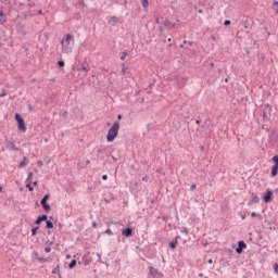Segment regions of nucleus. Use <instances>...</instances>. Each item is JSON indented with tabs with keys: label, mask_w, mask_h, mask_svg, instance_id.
<instances>
[{
	"label": "nucleus",
	"mask_w": 278,
	"mask_h": 278,
	"mask_svg": "<svg viewBox=\"0 0 278 278\" xmlns=\"http://www.w3.org/2000/svg\"><path fill=\"white\" fill-rule=\"evenodd\" d=\"M118 129H121V124L115 122L106 135L108 142H114V140H116V137L118 136Z\"/></svg>",
	"instance_id": "nucleus-1"
},
{
	"label": "nucleus",
	"mask_w": 278,
	"mask_h": 278,
	"mask_svg": "<svg viewBox=\"0 0 278 278\" xmlns=\"http://www.w3.org/2000/svg\"><path fill=\"white\" fill-rule=\"evenodd\" d=\"M15 121L17 122V128L20 129V131H23V134H25L27 131V126H25V119H23V116L16 113Z\"/></svg>",
	"instance_id": "nucleus-2"
},
{
	"label": "nucleus",
	"mask_w": 278,
	"mask_h": 278,
	"mask_svg": "<svg viewBox=\"0 0 278 278\" xmlns=\"http://www.w3.org/2000/svg\"><path fill=\"white\" fill-rule=\"evenodd\" d=\"M241 25H243L244 29H247V34H249V29L253 27V20L245 17V20L241 21Z\"/></svg>",
	"instance_id": "nucleus-3"
},
{
	"label": "nucleus",
	"mask_w": 278,
	"mask_h": 278,
	"mask_svg": "<svg viewBox=\"0 0 278 278\" xmlns=\"http://www.w3.org/2000/svg\"><path fill=\"white\" fill-rule=\"evenodd\" d=\"M150 275L153 278H164V274L155 269V267H149Z\"/></svg>",
	"instance_id": "nucleus-4"
},
{
	"label": "nucleus",
	"mask_w": 278,
	"mask_h": 278,
	"mask_svg": "<svg viewBox=\"0 0 278 278\" xmlns=\"http://www.w3.org/2000/svg\"><path fill=\"white\" fill-rule=\"evenodd\" d=\"M16 31H17V34H20V36H26L27 28L24 26L23 23H17L16 24Z\"/></svg>",
	"instance_id": "nucleus-5"
},
{
	"label": "nucleus",
	"mask_w": 278,
	"mask_h": 278,
	"mask_svg": "<svg viewBox=\"0 0 278 278\" xmlns=\"http://www.w3.org/2000/svg\"><path fill=\"white\" fill-rule=\"evenodd\" d=\"M244 249H247V243L244 241H239L238 247L236 249V253H238V255H241Z\"/></svg>",
	"instance_id": "nucleus-6"
},
{
	"label": "nucleus",
	"mask_w": 278,
	"mask_h": 278,
	"mask_svg": "<svg viewBox=\"0 0 278 278\" xmlns=\"http://www.w3.org/2000/svg\"><path fill=\"white\" fill-rule=\"evenodd\" d=\"M211 127H214V124H212V119L211 118H206L203 122L202 129L210 130Z\"/></svg>",
	"instance_id": "nucleus-7"
},
{
	"label": "nucleus",
	"mask_w": 278,
	"mask_h": 278,
	"mask_svg": "<svg viewBox=\"0 0 278 278\" xmlns=\"http://www.w3.org/2000/svg\"><path fill=\"white\" fill-rule=\"evenodd\" d=\"M265 203H270L273 201V191L270 189L267 190L266 194L263 197Z\"/></svg>",
	"instance_id": "nucleus-8"
},
{
	"label": "nucleus",
	"mask_w": 278,
	"mask_h": 278,
	"mask_svg": "<svg viewBox=\"0 0 278 278\" xmlns=\"http://www.w3.org/2000/svg\"><path fill=\"white\" fill-rule=\"evenodd\" d=\"M71 40H74L73 35L71 34L65 35L61 41L62 47H64V42H66V45H71Z\"/></svg>",
	"instance_id": "nucleus-9"
},
{
	"label": "nucleus",
	"mask_w": 278,
	"mask_h": 278,
	"mask_svg": "<svg viewBox=\"0 0 278 278\" xmlns=\"http://www.w3.org/2000/svg\"><path fill=\"white\" fill-rule=\"evenodd\" d=\"M122 235H124L125 238H131V236H134V229L132 228H125L122 231Z\"/></svg>",
	"instance_id": "nucleus-10"
},
{
	"label": "nucleus",
	"mask_w": 278,
	"mask_h": 278,
	"mask_svg": "<svg viewBox=\"0 0 278 278\" xmlns=\"http://www.w3.org/2000/svg\"><path fill=\"white\" fill-rule=\"evenodd\" d=\"M41 207L45 210V212H51V205H49L46 200H41Z\"/></svg>",
	"instance_id": "nucleus-11"
},
{
	"label": "nucleus",
	"mask_w": 278,
	"mask_h": 278,
	"mask_svg": "<svg viewBox=\"0 0 278 278\" xmlns=\"http://www.w3.org/2000/svg\"><path fill=\"white\" fill-rule=\"evenodd\" d=\"M48 216L47 215H41L38 216L37 219L35 220V225H40V223H43V220H47Z\"/></svg>",
	"instance_id": "nucleus-12"
},
{
	"label": "nucleus",
	"mask_w": 278,
	"mask_h": 278,
	"mask_svg": "<svg viewBox=\"0 0 278 278\" xmlns=\"http://www.w3.org/2000/svg\"><path fill=\"white\" fill-rule=\"evenodd\" d=\"M7 147H8V149H11L12 151H18V148L12 141H8Z\"/></svg>",
	"instance_id": "nucleus-13"
},
{
	"label": "nucleus",
	"mask_w": 278,
	"mask_h": 278,
	"mask_svg": "<svg viewBox=\"0 0 278 278\" xmlns=\"http://www.w3.org/2000/svg\"><path fill=\"white\" fill-rule=\"evenodd\" d=\"M177 240H179V236H177L174 241H170V242H169L170 249H177V244H178V241H177Z\"/></svg>",
	"instance_id": "nucleus-14"
},
{
	"label": "nucleus",
	"mask_w": 278,
	"mask_h": 278,
	"mask_svg": "<svg viewBox=\"0 0 278 278\" xmlns=\"http://www.w3.org/2000/svg\"><path fill=\"white\" fill-rule=\"evenodd\" d=\"M278 175V165H274L271 168V177H277Z\"/></svg>",
	"instance_id": "nucleus-15"
},
{
	"label": "nucleus",
	"mask_w": 278,
	"mask_h": 278,
	"mask_svg": "<svg viewBox=\"0 0 278 278\" xmlns=\"http://www.w3.org/2000/svg\"><path fill=\"white\" fill-rule=\"evenodd\" d=\"M251 203H260V198L255 194H252V199L249 202V205H251Z\"/></svg>",
	"instance_id": "nucleus-16"
},
{
	"label": "nucleus",
	"mask_w": 278,
	"mask_h": 278,
	"mask_svg": "<svg viewBox=\"0 0 278 278\" xmlns=\"http://www.w3.org/2000/svg\"><path fill=\"white\" fill-rule=\"evenodd\" d=\"M25 166H27V157L24 156L22 162L18 165V168H25Z\"/></svg>",
	"instance_id": "nucleus-17"
},
{
	"label": "nucleus",
	"mask_w": 278,
	"mask_h": 278,
	"mask_svg": "<svg viewBox=\"0 0 278 278\" xmlns=\"http://www.w3.org/2000/svg\"><path fill=\"white\" fill-rule=\"evenodd\" d=\"M5 14L2 12V11H0V25H3V23H5Z\"/></svg>",
	"instance_id": "nucleus-18"
},
{
	"label": "nucleus",
	"mask_w": 278,
	"mask_h": 278,
	"mask_svg": "<svg viewBox=\"0 0 278 278\" xmlns=\"http://www.w3.org/2000/svg\"><path fill=\"white\" fill-rule=\"evenodd\" d=\"M33 179H34V173H28V177L26 179L27 184H33Z\"/></svg>",
	"instance_id": "nucleus-19"
},
{
	"label": "nucleus",
	"mask_w": 278,
	"mask_h": 278,
	"mask_svg": "<svg viewBox=\"0 0 278 278\" xmlns=\"http://www.w3.org/2000/svg\"><path fill=\"white\" fill-rule=\"evenodd\" d=\"M46 227L47 229H53V222L46 219Z\"/></svg>",
	"instance_id": "nucleus-20"
},
{
	"label": "nucleus",
	"mask_w": 278,
	"mask_h": 278,
	"mask_svg": "<svg viewBox=\"0 0 278 278\" xmlns=\"http://www.w3.org/2000/svg\"><path fill=\"white\" fill-rule=\"evenodd\" d=\"M75 266H77V260H73V261L68 264V268H70V269L75 268Z\"/></svg>",
	"instance_id": "nucleus-21"
},
{
	"label": "nucleus",
	"mask_w": 278,
	"mask_h": 278,
	"mask_svg": "<svg viewBox=\"0 0 278 278\" xmlns=\"http://www.w3.org/2000/svg\"><path fill=\"white\" fill-rule=\"evenodd\" d=\"M268 110V105L264 108V111H263V118L264 121H268V114H266V111Z\"/></svg>",
	"instance_id": "nucleus-22"
},
{
	"label": "nucleus",
	"mask_w": 278,
	"mask_h": 278,
	"mask_svg": "<svg viewBox=\"0 0 278 278\" xmlns=\"http://www.w3.org/2000/svg\"><path fill=\"white\" fill-rule=\"evenodd\" d=\"M255 216H256V218H258V220H262V214H257V213H255V212H252V213H251V217H252V218H255Z\"/></svg>",
	"instance_id": "nucleus-23"
},
{
	"label": "nucleus",
	"mask_w": 278,
	"mask_h": 278,
	"mask_svg": "<svg viewBox=\"0 0 278 278\" xmlns=\"http://www.w3.org/2000/svg\"><path fill=\"white\" fill-rule=\"evenodd\" d=\"M142 8H149V0H141Z\"/></svg>",
	"instance_id": "nucleus-24"
},
{
	"label": "nucleus",
	"mask_w": 278,
	"mask_h": 278,
	"mask_svg": "<svg viewBox=\"0 0 278 278\" xmlns=\"http://www.w3.org/2000/svg\"><path fill=\"white\" fill-rule=\"evenodd\" d=\"M111 23H112V25H116V23H118V17L113 16V17L111 18Z\"/></svg>",
	"instance_id": "nucleus-25"
},
{
	"label": "nucleus",
	"mask_w": 278,
	"mask_h": 278,
	"mask_svg": "<svg viewBox=\"0 0 278 278\" xmlns=\"http://www.w3.org/2000/svg\"><path fill=\"white\" fill-rule=\"evenodd\" d=\"M165 27H175V24H172L169 21L164 22Z\"/></svg>",
	"instance_id": "nucleus-26"
},
{
	"label": "nucleus",
	"mask_w": 278,
	"mask_h": 278,
	"mask_svg": "<svg viewBox=\"0 0 278 278\" xmlns=\"http://www.w3.org/2000/svg\"><path fill=\"white\" fill-rule=\"evenodd\" d=\"M77 71H83L84 73H88L89 70L83 65V66L78 67Z\"/></svg>",
	"instance_id": "nucleus-27"
},
{
	"label": "nucleus",
	"mask_w": 278,
	"mask_h": 278,
	"mask_svg": "<svg viewBox=\"0 0 278 278\" xmlns=\"http://www.w3.org/2000/svg\"><path fill=\"white\" fill-rule=\"evenodd\" d=\"M273 8L277 12V14H278V1H274Z\"/></svg>",
	"instance_id": "nucleus-28"
},
{
	"label": "nucleus",
	"mask_w": 278,
	"mask_h": 278,
	"mask_svg": "<svg viewBox=\"0 0 278 278\" xmlns=\"http://www.w3.org/2000/svg\"><path fill=\"white\" fill-rule=\"evenodd\" d=\"M38 229H39L38 226L35 227V228H33V229H31V236H36V233L38 232Z\"/></svg>",
	"instance_id": "nucleus-29"
},
{
	"label": "nucleus",
	"mask_w": 278,
	"mask_h": 278,
	"mask_svg": "<svg viewBox=\"0 0 278 278\" xmlns=\"http://www.w3.org/2000/svg\"><path fill=\"white\" fill-rule=\"evenodd\" d=\"M37 261L40 263V264H45V262H47V258H45V257H40L39 256V258H37Z\"/></svg>",
	"instance_id": "nucleus-30"
},
{
	"label": "nucleus",
	"mask_w": 278,
	"mask_h": 278,
	"mask_svg": "<svg viewBox=\"0 0 278 278\" xmlns=\"http://www.w3.org/2000/svg\"><path fill=\"white\" fill-rule=\"evenodd\" d=\"M274 165L278 166V155L273 156Z\"/></svg>",
	"instance_id": "nucleus-31"
},
{
	"label": "nucleus",
	"mask_w": 278,
	"mask_h": 278,
	"mask_svg": "<svg viewBox=\"0 0 278 278\" xmlns=\"http://www.w3.org/2000/svg\"><path fill=\"white\" fill-rule=\"evenodd\" d=\"M122 66V75H125L127 73V67H125V63H123Z\"/></svg>",
	"instance_id": "nucleus-32"
},
{
	"label": "nucleus",
	"mask_w": 278,
	"mask_h": 278,
	"mask_svg": "<svg viewBox=\"0 0 278 278\" xmlns=\"http://www.w3.org/2000/svg\"><path fill=\"white\" fill-rule=\"evenodd\" d=\"M49 199H51V194L47 193L41 200L49 201Z\"/></svg>",
	"instance_id": "nucleus-33"
},
{
	"label": "nucleus",
	"mask_w": 278,
	"mask_h": 278,
	"mask_svg": "<svg viewBox=\"0 0 278 278\" xmlns=\"http://www.w3.org/2000/svg\"><path fill=\"white\" fill-rule=\"evenodd\" d=\"M26 188H28L29 192H33L34 191V187H31V182H28L26 185Z\"/></svg>",
	"instance_id": "nucleus-34"
},
{
	"label": "nucleus",
	"mask_w": 278,
	"mask_h": 278,
	"mask_svg": "<svg viewBox=\"0 0 278 278\" xmlns=\"http://www.w3.org/2000/svg\"><path fill=\"white\" fill-rule=\"evenodd\" d=\"M58 273H60V266L59 265L52 270L53 275H55Z\"/></svg>",
	"instance_id": "nucleus-35"
},
{
	"label": "nucleus",
	"mask_w": 278,
	"mask_h": 278,
	"mask_svg": "<svg viewBox=\"0 0 278 278\" xmlns=\"http://www.w3.org/2000/svg\"><path fill=\"white\" fill-rule=\"evenodd\" d=\"M58 65L60 66V68L64 67V61L63 60L58 61Z\"/></svg>",
	"instance_id": "nucleus-36"
},
{
	"label": "nucleus",
	"mask_w": 278,
	"mask_h": 278,
	"mask_svg": "<svg viewBox=\"0 0 278 278\" xmlns=\"http://www.w3.org/2000/svg\"><path fill=\"white\" fill-rule=\"evenodd\" d=\"M7 94L8 92L5 91V89H1L0 97H5Z\"/></svg>",
	"instance_id": "nucleus-37"
},
{
	"label": "nucleus",
	"mask_w": 278,
	"mask_h": 278,
	"mask_svg": "<svg viewBox=\"0 0 278 278\" xmlns=\"http://www.w3.org/2000/svg\"><path fill=\"white\" fill-rule=\"evenodd\" d=\"M61 116H62L63 118H67V117H68V112L64 111V112L61 114Z\"/></svg>",
	"instance_id": "nucleus-38"
},
{
	"label": "nucleus",
	"mask_w": 278,
	"mask_h": 278,
	"mask_svg": "<svg viewBox=\"0 0 278 278\" xmlns=\"http://www.w3.org/2000/svg\"><path fill=\"white\" fill-rule=\"evenodd\" d=\"M33 255H34V257H35L36 260H39V257H40V255L38 254V252H34Z\"/></svg>",
	"instance_id": "nucleus-39"
},
{
	"label": "nucleus",
	"mask_w": 278,
	"mask_h": 278,
	"mask_svg": "<svg viewBox=\"0 0 278 278\" xmlns=\"http://www.w3.org/2000/svg\"><path fill=\"white\" fill-rule=\"evenodd\" d=\"M125 58H127V52H123L122 56H121V60H125Z\"/></svg>",
	"instance_id": "nucleus-40"
},
{
	"label": "nucleus",
	"mask_w": 278,
	"mask_h": 278,
	"mask_svg": "<svg viewBox=\"0 0 278 278\" xmlns=\"http://www.w3.org/2000/svg\"><path fill=\"white\" fill-rule=\"evenodd\" d=\"M27 16H34V14L31 12L25 13L24 17L27 18Z\"/></svg>",
	"instance_id": "nucleus-41"
},
{
	"label": "nucleus",
	"mask_w": 278,
	"mask_h": 278,
	"mask_svg": "<svg viewBox=\"0 0 278 278\" xmlns=\"http://www.w3.org/2000/svg\"><path fill=\"white\" fill-rule=\"evenodd\" d=\"M224 25H226V26L231 25V21L226 20V21L224 22Z\"/></svg>",
	"instance_id": "nucleus-42"
},
{
	"label": "nucleus",
	"mask_w": 278,
	"mask_h": 278,
	"mask_svg": "<svg viewBox=\"0 0 278 278\" xmlns=\"http://www.w3.org/2000/svg\"><path fill=\"white\" fill-rule=\"evenodd\" d=\"M104 233H108L109 236H112V230H111V229H106V230L104 231Z\"/></svg>",
	"instance_id": "nucleus-43"
},
{
	"label": "nucleus",
	"mask_w": 278,
	"mask_h": 278,
	"mask_svg": "<svg viewBox=\"0 0 278 278\" xmlns=\"http://www.w3.org/2000/svg\"><path fill=\"white\" fill-rule=\"evenodd\" d=\"M45 251H46V253H51V248L47 247V248H45Z\"/></svg>",
	"instance_id": "nucleus-44"
},
{
	"label": "nucleus",
	"mask_w": 278,
	"mask_h": 278,
	"mask_svg": "<svg viewBox=\"0 0 278 278\" xmlns=\"http://www.w3.org/2000/svg\"><path fill=\"white\" fill-rule=\"evenodd\" d=\"M98 153H105V148L99 149V150H98Z\"/></svg>",
	"instance_id": "nucleus-45"
},
{
	"label": "nucleus",
	"mask_w": 278,
	"mask_h": 278,
	"mask_svg": "<svg viewBox=\"0 0 278 278\" xmlns=\"http://www.w3.org/2000/svg\"><path fill=\"white\" fill-rule=\"evenodd\" d=\"M274 268H275V273H278V264L277 263L274 265Z\"/></svg>",
	"instance_id": "nucleus-46"
},
{
	"label": "nucleus",
	"mask_w": 278,
	"mask_h": 278,
	"mask_svg": "<svg viewBox=\"0 0 278 278\" xmlns=\"http://www.w3.org/2000/svg\"><path fill=\"white\" fill-rule=\"evenodd\" d=\"M142 181H149V176L142 177Z\"/></svg>",
	"instance_id": "nucleus-47"
},
{
	"label": "nucleus",
	"mask_w": 278,
	"mask_h": 278,
	"mask_svg": "<svg viewBox=\"0 0 278 278\" xmlns=\"http://www.w3.org/2000/svg\"><path fill=\"white\" fill-rule=\"evenodd\" d=\"M182 233H186V235H188V228H182Z\"/></svg>",
	"instance_id": "nucleus-48"
},
{
	"label": "nucleus",
	"mask_w": 278,
	"mask_h": 278,
	"mask_svg": "<svg viewBox=\"0 0 278 278\" xmlns=\"http://www.w3.org/2000/svg\"><path fill=\"white\" fill-rule=\"evenodd\" d=\"M103 181H108V175L102 176Z\"/></svg>",
	"instance_id": "nucleus-49"
},
{
	"label": "nucleus",
	"mask_w": 278,
	"mask_h": 278,
	"mask_svg": "<svg viewBox=\"0 0 278 278\" xmlns=\"http://www.w3.org/2000/svg\"><path fill=\"white\" fill-rule=\"evenodd\" d=\"M197 188V185H191L190 190H194Z\"/></svg>",
	"instance_id": "nucleus-50"
},
{
	"label": "nucleus",
	"mask_w": 278,
	"mask_h": 278,
	"mask_svg": "<svg viewBox=\"0 0 278 278\" xmlns=\"http://www.w3.org/2000/svg\"><path fill=\"white\" fill-rule=\"evenodd\" d=\"M193 45H194L193 41H188V46H189V47H192Z\"/></svg>",
	"instance_id": "nucleus-51"
},
{
	"label": "nucleus",
	"mask_w": 278,
	"mask_h": 278,
	"mask_svg": "<svg viewBox=\"0 0 278 278\" xmlns=\"http://www.w3.org/2000/svg\"><path fill=\"white\" fill-rule=\"evenodd\" d=\"M195 125H201V119L195 121Z\"/></svg>",
	"instance_id": "nucleus-52"
},
{
	"label": "nucleus",
	"mask_w": 278,
	"mask_h": 278,
	"mask_svg": "<svg viewBox=\"0 0 278 278\" xmlns=\"http://www.w3.org/2000/svg\"><path fill=\"white\" fill-rule=\"evenodd\" d=\"M113 162H118V159H116L115 156H112Z\"/></svg>",
	"instance_id": "nucleus-53"
},
{
	"label": "nucleus",
	"mask_w": 278,
	"mask_h": 278,
	"mask_svg": "<svg viewBox=\"0 0 278 278\" xmlns=\"http://www.w3.org/2000/svg\"><path fill=\"white\" fill-rule=\"evenodd\" d=\"M117 119L122 121L123 119V115H117Z\"/></svg>",
	"instance_id": "nucleus-54"
},
{
	"label": "nucleus",
	"mask_w": 278,
	"mask_h": 278,
	"mask_svg": "<svg viewBox=\"0 0 278 278\" xmlns=\"http://www.w3.org/2000/svg\"><path fill=\"white\" fill-rule=\"evenodd\" d=\"M33 186H38V180H35V181L33 182Z\"/></svg>",
	"instance_id": "nucleus-55"
},
{
	"label": "nucleus",
	"mask_w": 278,
	"mask_h": 278,
	"mask_svg": "<svg viewBox=\"0 0 278 278\" xmlns=\"http://www.w3.org/2000/svg\"><path fill=\"white\" fill-rule=\"evenodd\" d=\"M92 227L96 229V227H97L96 222H92Z\"/></svg>",
	"instance_id": "nucleus-56"
},
{
	"label": "nucleus",
	"mask_w": 278,
	"mask_h": 278,
	"mask_svg": "<svg viewBox=\"0 0 278 278\" xmlns=\"http://www.w3.org/2000/svg\"><path fill=\"white\" fill-rule=\"evenodd\" d=\"M208 264H214V261L212 258H210Z\"/></svg>",
	"instance_id": "nucleus-57"
},
{
	"label": "nucleus",
	"mask_w": 278,
	"mask_h": 278,
	"mask_svg": "<svg viewBox=\"0 0 278 278\" xmlns=\"http://www.w3.org/2000/svg\"><path fill=\"white\" fill-rule=\"evenodd\" d=\"M99 262H101V254H97Z\"/></svg>",
	"instance_id": "nucleus-58"
},
{
	"label": "nucleus",
	"mask_w": 278,
	"mask_h": 278,
	"mask_svg": "<svg viewBox=\"0 0 278 278\" xmlns=\"http://www.w3.org/2000/svg\"><path fill=\"white\" fill-rule=\"evenodd\" d=\"M37 164H39L40 166H42V161H38Z\"/></svg>",
	"instance_id": "nucleus-59"
},
{
	"label": "nucleus",
	"mask_w": 278,
	"mask_h": 278,
	"mask_svg": "<svg viewBox=\"0 0 278 278\" xmlns=\"http://www.w3.org/2000/svg\"><path fill=\"white\" fill-rule=\"evenodd\" d=\"M78 3H80V5H84V0H79Z\"/></svg>",
	"instance_id": "nucleus-60"
},
{
	"label": "nucleus",
	"mask_w": 278,
	"mask_h": 278,
	"mask_svg": "<svg viewBox=\"0 0 278 278\" xmlns=\"http://www.w3.org/2000/svg\"><path fill=\"white\" fill-rule=\"evenodd\" d=\"M58 227H59V229H62L63 225H62V224H59Z\"/></svg>",
	"instance_id": "nucleus-61"
},
{
	"label": "nucleus",
	"mask_w": 278,
	"mask_h": 278,
	"mask_svg": "<svg viewBox=\"0 0 278 278\" xmlns=\"http://www.w3.org/2000/svg\"><path fill=\"white\" fill-rule=\"evenodd\" d=\"M160 31L162 34V31H164V28L162 26H160Z\"/></svg>",
	"instance_id": "nucleus-62"
},
{
	"label": "nucleus",
	"mask_w": 278,
	"mask_h": 278,
	"mask_svg": "<svg viewBox=\"0 0 278 278\" xmlns=\"http://www.w3.org/2000/svg\"><path fill=\"white\" fill-rule=\"evenodd\" d=\"M66 260H71V254H67V255H66Z\"/></svg>",
	"instance_id": "nucleus-63"
},
{
	"label": "nucleus",
	"mask_w": 278,
	"mask_h": 278,
	"mask_svg": "<svg viewBox=\"0 0 278 278\" xmlns=\"http://www.w3.org/2000/svg\"><path fill=\"white\" fill-rule=\"evenodd\" d=\"M38 14H42V10H39V11H38Z\"/></svg>",
	"instance_id": "nucleus-64"
}]
</instances>
